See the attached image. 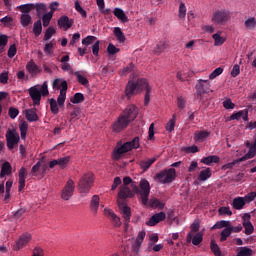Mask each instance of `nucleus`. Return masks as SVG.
Returning <instances> with one entry per match:
<instances>
[{"label": "nucleus", "mask_w": 256, "mask_h": 256, "mask_svg": "<svg viewBox=\"0 0 256 256\" xmlns=\"http://www.w3.org/2000/svg\"><path fill=\"white\" fill-rule=\"evenodd\" d=\"M150 193L151 184L147 179L143 178L140 180L139 185L137 183L132 184V190L129 187H123L122 190L118 192V197L119 199H133L135 195H139V200L142 205H147L149 203Z\"/></svg>", "instance_id": "1"}, {"label": "nucleus", "mask_w": 256, "mask_h": 256, "mask_svg": "<svg viewBox=\"0 0 256 256\" xmlns=\"http://www.w3.org/2000/svg\"><path fill=\"white\" fill-rule=\"evenodd\" d=\"M141 91H146L144 105L147 106L149 105V101H151V87H149L147 79L140 78L137 81H129L125 88V95L127 99H131L133 95L141 93Z\"/></svg>", "instance_id": "2"}, {"label": "nucleus", "mask_w": 256, "mask_h": 256, "mask_svg": "<svg viewBox=\"0 0 256 256\" xmlns=\"http://www.w3.org/2000/svg\"><path fill=\"white\" fill-rule=\"evenodd\" d=\"M133 149H139V137L137 136L122 145L121 142H118L113 151L112 159L114 161H119L125 153H129V151H133Z\"/></svg>", "instance_id": "3"}, {"label": "nucleus", "mask_w": 256, "mask_h": 256, "mask_svg": "<svg viewBox=\"0 0 256 256\" xmlns=\"http://www.w3.org/2000/svg\"><path fill=\"white\" fill-rule=\"evenodd\" d=\"M28 93L33 101V105H41V97H47L49 95V85L45 81L40 87V90L37 86H32L29 88Z\"/></svg>", "instance_id": "4"}, {"label": "nucleus", "mask_w": 256, "mask_h": 256, "mask_svg": "<svg viewBox=\"0 0 256 256\" xmlns=\"http://www.w3.org/2000/svg\"><path fill=\"white\" fill-rule=\"evenodd\" d=\"M175 179H177V171L175 168L164 169L154 176V180L161 185H169V183H173Z\"/></svg>", "instance_id": "5"}, {"label": "nucleus", "mask_w": 256, "mask_h": 256, "mask_svg": "<svg viewBox=\"0 0 256 256\" xmlns=\"http://www.w3.org/2000/svg\"><path fill=\"white\" fill-rule=\"evenodd\" d=\"M95 182V176L93 173L88 172L82 175L78 181V191L81 195H88Z\"/></svg>", "instance_id": "6"}, {"label": "nucleus", "mask_w": 256, "mask_h": 256, "mask_svg": "<svg viewBox=\"0 0 256 256\" xmlns=\"http://www.w3.org/2000/svg\"><path fill=\"white\" fill-rule=\"evenodd\" d=\"M229 19H231V12L227 9H218L211 16L213 25H227Z\"/></svg>", "instance_id": "7"}, {"label": "nucleus", "mask_w": 256, "mask_h": 256, "mask_svg": "<svg viewBox=\"0 0 256 256\" xmlns=\"http://www.w3.org/2000/svg\"><path fill=\"white\" fill-rule=\"evenodd\" d=\"M117 204L120 209V213L124 219L125 227H129V223H131V207L125 204V199H121L118 196Z\"/></svg>", "instance_id": "8"}, {"label": "nucleus", "mask_w": 256, "mask_h": 256, "mask_svg": "<svg viewBox=\"0 0 256 256\" xmlns=\"http://www.w3.org/2000/svg\"><path fill=\"white\" fill-rule=\"evenodd\" d=\"M73 193H75V181L70 178L61 191V199L63 201H69L73 197Z\"/></svg>", "instance_id": "9"}, {"label": "nucleus", "mask_w": 256, "mask_h": 256, "mask_svg": "<svg viewBox=\"0 0 256 256\" xmlns=\"http://www.w3.org/2000/svg\"><path fill=\"white\" fill-rule=\"evenodd\" d=\"M139 115V108L135 104L128 105L124 111L121 113V116L126 118L130 123H133L137 116Z\"/></svg>", "instance_id": "10"}, {"label": "nucleus", "mask_w": 256, "mask_h": 256, "mask_svg": "<svg viewBox=\"0 0 256 256\" xmlns=\"http://www.w3.org/2000/svg\"><path fill=\"white\" fill-rule=\"evenodd\" d=\"M129 125H131V122L120 114L117 120L113 123L112 130L114 133H121V131H125Z\"/></svg>", "instance_id": "11"}, {"label": "nucleus", "mask_w": 256, "mask_h": 256, "mask_svg": "<svg viewBox=\"0 0 256 256\" xmlns=\"http://www.w3.org/2000/svg\"><path fill=\"white\" fill-rule=\"evenodd\" d=\"M129 125H131V122L120 114L117 120L113 123L112 130L114 133H121V131H125Z\"/></svg>", "instance_id": "12"}, {"label": "nucleus", "mask_w": 256, "mask_h": 256, "mask_svg": "<svg viewBox=\"0 0 256 256\" xmlns=\"http://www.w3.org/2000/svg\"><path fill=\"white\" fill-rule=\"evenodd\" d=\"M209 89H211V83L209 80H198V84H196L197 99H201L203 94L209 93Z\"/></svg>", "instance_id": "13"}, {"label": "nucleus", "mask_w": 256, "mask_h": 256, "mask_svg": "<svg viewBox=\"0 0 256 256\" xmlns=\"http://www.w3.org/2000/svg\"><path fill=\"white\" fill-rule=\"evenodd\" d=\"M29 241H31V234H22L15 242L14 251H19L20 249H23V247H25L29 243Z\"/></svg>", "instance_id": "14"}, {"label": "nucleus", "mask_w": 256, "mask_h": 256, "mask_svg": "<svg viewBox=\"0 0 256 256\" xmlns=\"http://www.w3.org/2000/svg\"><path fill=\"white\" fill-rule=\"evenodd\" d=\"M186 243H192L193 245H201L203 243V232H197L193 236V232H189L186 236Z\"/></svg>", "instance_id": "15"}, {"label": "nucleus", "mask_w": 256, "mask_h": 256, "mask_svg": "<svg viewBox=\"0 0 256 256\" xmlns=\"http://www.w3.org/2000/svg\"><path fill=\"white\" fill-rule=\"evenodd\" d=\"M165 219H167V214H165V212H159L154 214L149 221L146 222V225H148V227H155V225L161 223V221H165Z\"/></svg>", "instance_id": "16"}, {"label": "nucleus", "mask_w": 256, "mask_h": 256, "mask_svg": "<svg viewBox=\"0 0 256 256\" xmlns=\"http://www.w3.org/2000/svg\"><path fill=\"white\" fill-rule=\"evenodd\" d=\"M69 161H71V156H66L58 158L56 160H52L49 162V168L53 169V167H56V165H58V167H60L61 169H65V167L69 165Z\"/></svg>", "instance_id": "17"}, {"label": "nucleus", "mask_w": 256, "mask_h": 256, "mask_svg": "<svg viewBox=\"0 0 256 256\" xmlns=\"http://www.w3.org/2000/svg\"><path fill=\"white\" fill-rule=\"evenodd\" d=\"M104 215L106 217H109V219L114 227H121V225H122L121 218H119V216H117V214H115V212H113V210L105 208Z\"/></svg>", "instance_id": "18"}, {"label": "nucleus", "mask_w": 256, "mask_h": 256, "mask_svg": "<svg viewBox=\"0 0 256 256\" xmlns=\"http://www.w3.org/2000/svg\"><path fill=\"white\" fill-rule=\"evenodd\" d=\"M243 227L245 235H253V231H255V227L251 223V215L244 214L243 216Z\"/></svg>", "instance_id": "19"}, {"label": "nucleus", "mask_w": 256, "mask_h": 256, "mask_svg": "<svg viewBox=\"0 0 256 256\" xmlns=\"http://www.w3.org/2000/svg\"><path fill=\"white\" fill-rule=\"evenodd\" d=\"M58 26L64 29V31H67V29L73 27V19H69L68 16L63 15L58 19Z\"/></svg>", "instance_id": "20"}, {"label": "nucleus", "mask_w": 256, "mask_h": 256, "mask_svg": "<svg viewBox=\"0 0 256 256\" xmlns=\"http://www.w3.org/2000/svg\"><path fill=\"white\" fill-rule=\"evenodd\" d=\"M18 177H19L18 191L21 193V191L25 189V180L27 179V168L25 167L20 168Z\"/></svg>", "instance_id": "21"}, {"label": "nucleus", "mask_w": 256, "mask_h": 256, "mask_svg": "<svg viewBox=\"0 0 256 256\" xmlns=\"http://www.w3.org/2000/svg\"><path fill=\"white\" fill-rule=\"evenodd\" d=\"M211 136V132L203 130V131H195L194 133V141L195 143H203L204 141H207L208 137Z\"/></svg>", "instance_id": "22"}, {"label": "nucleus", "mask_w": 256, "mask_h": 256, "mask_svg": "<svg viewBox=\"0 0 256 256\" xmlns=\"http://www.w3.org/2000/svg\"><path fill=\"white\" fill-rule=\"evenodd\" d=\"M25 117L29 123H35V121H39V116L37 115V109H26L24 111Z\"/></svg>", "instance_id": "23"}, {"label": "nucleus", "mask_w": 256, "mask_h": 256, "mask_svg": "<svg viewBox=\"0 0 256 256\" xmlns=\"http://www.w3.org/2000/svg\"><path fill=\"white\" fill-rule=\"evenodd\" d=\"M7 139V147L8 149H14L15 145L19 143V136L15 135L13 132H9V134L6 136Z\"/></svg>", "instance_id": "24"}, {"label": "nucleus", "mask_w": 256, "mask_h": 256, "mask_svg": "<svg viewBox=\"0 0 256 256\" xmlns=\"http://www.w3.org/2000/svg\"><path fill=\"white\" fill-rule=\"evenodd\" d=\"M66 99H67V85L63 83V89L60 90V94L56 101V103H58V107H65Z\"/></svg>", "instance_id": "25"}, {"label": "nucleus", "mask_w": 256, "mask_h": 256, "mask_svg": "<svg viewBox=\"0 0 256 256\" xmlns=\"http://www.w3.org/2000/svg\"><path fill=\"white\" fill-rule=\"evenodd\" d=\"M26 69L28 73H30V75H39V73H41V69L39 68V66H37V64L33 60H30L27 63Z\"/></svg>", "instance_id": "26"}, {"label": "nucleus", "mask_w": 256, "mask_h": 256, "mask_svg": "<svg viewBox=\"0 0 256 256\" xmlns=\"http://www.w3.org/2000/svg\"><path fill=\"white\" fill-rule=\"evenodd\" d=\"M99 203V195H93L90 201V210L92 211V213H94V215H97V211H99Z\"/></svg>", "instance_id": "27"}, {"label": "nucleus", "mask_w": 256, "mask_h": 256, "mask_svg": "<svg viewBox=\"0 0 256 256\" xmlns=\"http://www.w3.org/2000/svg\"><path fill=\"white\" fill-rule=\"evenodd\" d=\"M113 13H114L115 17H117V19H119V21H121L122 23H129V18L127 17V15L125 14V11H123V9L115 8Z\"/></svg>", "instance_id": "28"}, {"label": "nucleus", "mask_w": 256, "mask_h": 256, "mask_svg": "<svg viewBox=\"0 0 256 256\" xmlns=\"http://www.w3.org/2000/svg\"><path fill=\"white\" fill-rule=\"evenodd\" d=\"M149 205L152 209H158V211H163V209H165V203L157 198L150 199Z\"/></svg>", "instance_id": "29"}, {"label": "nucleus", "mask_w": 256, "mask_h": 256, "mask_svg": "<svg viewBox=\"0 0 256 256\" xmlns=\"http://www.w3.org/2000/svg\"><path fill=\"white\" fill-rule=\"evenodd\" d=\"M247 203L243 197H236L233 199L232 206L234 209L241 210Z\"/></svg>", "instance_id": "30"}, {"label": "nucleus", "mask_w": 256, "mask_h": 256, "mask_svg": "<svg viewBox=\"0 0 256 256\" xmlns=\"http://www.w3.org/2000/svg\"><path fill=\"white\" fill-rule=\"evenodd\" d=\"M12 169L9 162H4L1 167L0 178L3 179L6 175H11Z\"/></svg>", "instance_id": "31"}, {"label": "nucleus", "mask_w": 256, "mask_h": 256, "mask_svg": "<svg viewBox=\"0 0 256 256\" xmlns=\"http://www.w3.org/2000/svg\"><path fill=\"white\" fill-rule=\"evenodd\" d=\"M168 48H169V42L160 41L154 48V53H156V55H160V53H163V51H165Z\"/></svg>", "instance_id": "32"}, {"label": "nucleus", "mask_w": 256, "mask_h": 256, "mask_svg": "<svg viewBox=\"0 0 256 256\" xmlns=\"http://www.w3.org/2000/svg\"><path fill=\"white\" fill-rule=\"evenodd\" d=\"M220 158L217 155H212L208 157H204L200 160V163H203L204 165H211V163H219Z\"/></svg>", "instance_id": "33"}, {"label": "nucleus", "mask_w": 256, "mask_h": 256, "mask_svg": "<svg viewBox=\"0 0 256 256\" xmlns=\"http://www.w3.org/2000/svg\"><path fill=\"white\" fill-rule=\"evenodd\" d=\"M63 83L66 84V89H68L67 81H65L61 78L54 79V81L52 83V88L55 89L56 91H61V89H63Z\"/></svg>", "instance_id": "34"}, {"label": "nucleus", "mask_w": 256, "mask_h": 256, "mask_svg": "<svg viewBox=\"0 0 256 256\" xmlns=\"http://www.w3.org/2000/svg\"><path fill=\"white\" fill-rule=\"evenodd\" d=\"M211 175H212L211 168H206V169L200 171L198 179L200 181H207V179H211Z\"/></svg>", "instance_id": "35"}, {"label": "nucleus", "mask_w": 256, "mask_h": 256, "mask_svg": "<svg viewBox=\"0 0 256 256\" xmlns=\"http://www.w3.org/2000/svg\"><path fill=\"white\" fill-rule=\"evenodd\" d=\"M70 101L74 105H79V103H83V101H85V96L83 95V93L78 92L74 94V96L70 99Z\"/></svg>", "instance_id": "36"}, {"label": "nucleus", "mask_w": 256, "mask_h": 256, "mask_svg": "<svg viewBox=\"0 0 256 256\" xmlns=\"http://www.w3.org/2000/svg\"><path fill=\"white\" fill-rule=\"evenodd\" d=\"M133 183H137V182L133 181V179H131V177H129V176L124 177L123 185L120 187L119 193H121L123 187H129V185H130V187H129L130 191H133Z\"/></svg>", "instance_id": "37"}, {"label": "nucleus", "mask_w": 256, "mask_h": 256, "mask_svg": "<svg viewBox=\"0 0 256 256\" xmlns=\"http://www.w3.org/2000/svg\"><path fill=\"white\" fill-rule=\"evenodd\" d=\"M253 249L244 246L238 248V256H253Z\"/></svg>", "instance_id": "38"}, {"label": "nucleus", "mask_w": 256, "mask_h": 256, "mask_svg": "<svg viewBox=\"0 0 256 256\" xmlns=\"http://www.w3.org/2000/svg\"><path fill=\"white\" fill-rule=\"evenodd\" d=\"M114 35L117 39V41H119V43H125V33H123V31L121 30V28L116 27L114 28Z\"/></svg>", "instance_id": "39"}, {"label": "nucleus", "mask_w": 256, "mask_h": 256, "mask_svg": "<svg viewBox=\"0 0 256 256\" xmlns=\"http://www.w3.org/2000/svg\"><path fill=\"white\" fill-rule=\"evenodd\" d=\"M33 33H34L35 37H39V35H41V33H43V25L41 24V20H38L34 23Z\"/></svg>", "instance_id": "40"}, {"label": "nucleus", "mask_w": 256, "mask_h": 256, "mask_svg": "<svg viewBox=\"0 0 256 256\" xmlns=\"http://www.w3.org/2000/svg\"><path fill=\"white\" fill-rule=\"evenodd\" d=\"M21 139H27V129H29V124L27 122H22L19 126Z\"/></svg>", "instance_id": "41"}, {"label": "nucleus", "mask_w": 256, "mask_h": 256, "mask_svg": "<svg viewBox=\"0 0 256 256\" xmlns=\"http://www.w3.org/2000/svg\"><path fill=\"white\" fill-rule=\"evenodd\" d=\"M74 75L75 77H77V81L78 83H80V85H83L84 87H87V85H89V80L85 78V76L81 75L79 71L74 72Z\"/></svg>", "instance_id": "42"}, {"label": "nucleus", "mask_w": 256, "mask_h": 256, "mask_svg": "<svg viewBox=\"0 0 256 256\" xmlns=\"http://www.w3.org/2000/svg\"><path fill=\"white\" fill-rule=\"evenodd\" d=\"M244 25H245L246 29L253 31V29H255V27H256L255 17H250L247 20H245Z\"/></svg>", "instance_id": "43"}, {"label": "nucleus", "mask_w": 256, "mask_h": 256, "mask_svg": "<svg viewBox=\"0 0 256 256\" xmlns=\"http://www.w3.org/2000/svg\"><path fill=\"white\" fill-rule=\"evenodd\" d=\"M50 111L53 115H57L59 113V103L54 98L50 99Z\"/></svg>", "instance_id": "44"}, {"label": "nucleus", "mask_w": 256, "mask_h": 256, "mask_svg": "<svg viewBox=\"0 0 256 256\" xmlns=\"http://www.w3.org/2000/svg\"><path fill=\"white\" fill-rule=\"evenodd\" d=\"M19 9L21 10L22 13H26V15H29L33 9H35V4H24L20 5Z\"/></svg>", "instance_id": "45"}, {"label": "nucleus", "mask_w": 256, "mask_h": 256, "mask_svg": "<svg viewBox=\"0 0 256 256\" xmlns=\"http://www.w3.org/2000/svg\"><path fill=\"white\" fill-rule=\"evenodd\" d=\"M223 227L229 228L231 227V222L227 221V220H221L218 221L213 227L212 229H223Z\"/></svg>", "instance_id": "46"}, {"label": "nucleus", "mask_w": 256, "mask_h": 256, "mask_svg": "<svg viewBox=\"0 0 256 256\" xmlns=\"http://www.w3.org/2000/svg\"><path fill=\"white\" fill-rule=\"evenodd\" d=\"M155 161H157L156 158H151L147 161H141L140 162V167H141V169H143V171H147V169H149V167H151V165L153 163H155Z\"/></svg>", "instance_id": "47"}, {"label": "nucleus", "mask_w": 256, "mask_h": 256, "mask_svg": "<svg viewBox=\"0 0 256 256\" xmlns=\"http://www.w3.org/2000/svg\"><path fill=\"white\" fill-rule=\"evenodd\" d=\"M212 37L214 39L215 47H219V46L223 45V43H225V38L221 37V34H219V33L213 34Z\"/></svg>", "instance_id": "48"}, {"label": "nucleus", "mask_w": 256, "mask_h": 256, "mask_svg": "<svg viewBox=\"0 0 256 256\" xmlns=\"http://www.w3.org/2000/svg\"><path fill=\"white\" fill-rule=\"evenodd\" d=\"M74 7H75V10L77 11V13H79L81 15V17H83V19H86L87 11H85V9H83V7H81V4L79 3V1H75Z\"/></svg>", "instance_id": "49"}, {"label": "nucleus", "mask_w": 256, "mask_h": 256, "mask_svg": "<svg viewBox=\"0 0 256 256\" xmlns=\"http://www.w3.org/2000/svg\"><path fill=\"white\" fill-rule=\"evenodd\" d=\"M20 19H21V25L23 27H29V25H31V15L22 14Z\"/></svg>", "instance_id": "50"}, {"label": "nucleus", "mask_w": 256, "mask_h": 256, "mask_svg": "<svg viewBox=\"0 0 256 256\" xmlns=\"http://www.w3.org/2000/svg\"><path fill=\"white\" fill-rule=\"evenodd\" d=\"M210 248L212 253H214L215 256H221V249L219 248V245L215 243V240H211Z\"/></svg>", "instance_id": "51"}, {"label": "nucleus", "mask_w": 256, "mask_h": 256, "mask_svg": "<svg viewBox=\"0 0 256 256\" xmlns=\"http://www.w3.org/2000/svg\"><path fill=\"white\" fill-rule=\"evenodd\" d=\"M56 33L57 31L55 30V28L51 26L48 27L44 35V41H49V39H51Z\"/></svg>", "instance_id": "52"}, {"label": "nucleus", "mask_w": 256, "mask_h": 256, "mask_svg": "<svg viewBox=\"0 0 256 256\" xmlns=\"http://www.w3.org/2000/svg\"><path fill=\"white\" fill-rule=\"evenodd\" d=\"M145 235H146L145 231H140L138 233V236H137L136 241H135L136 247H138V248L141 247V245L143 243V240L145 239Z\"/></svg>", "instance_id": "53"}, {"label": "nucleus", "mask_w": 256, "mask_h": 256, "mask_svg": "<svg viewBox=\"0 0 256 256\" xmlns=\"http://www.w3.org/2000/svg\"><path fill=\"white\" fill-rule=\"evenodd\" d=\"M34 5V9H36L38 15H41V13H45V11H47V5L45 3H37Z\"/></svg>", "instance_id": "54"}, {"label": "nucleus", "mask_w": 256, "mask_h": 256, "mask_svg": "<svg viewBox=\"0 0 256 256\" xmlns=\"http://www.w3.org/2000/svg\"><path fill=\"white\" fill-rule=\"evenodd\" d=\"M231 233H233L231 231V228H225L224 230H222L221 232V237H220V241L223 243V241H227V237H229L231 235Z\"/></svg>", "instance_id": "55"}, {"label": "nucleus", "mask_w": 256, "mask_h": 256, "mask_svg": "<svg viewBox=\"0 0 256 256\" xmlns=\"http://www.w3.org/2000/svg\"><path fill=\"white\" fill-rule=\"evenodd\" d=\"M51 19H53V16L51 13L44 14L42 17L43 27H49V23H51Z\"/></svg>", "instance_id": "56"}, {"label": "nucleus", "mask_w": 256, "mask_h": 256, "mask_svg": "<svg viewBox=\"0 0 256 256\" xmlns=\"http://www.w3.org/2000/svg\"><path fill=\"white\" fill-rule=\"evenodd\" d=\"M175 130V114L173 115L172 119L169 120V122L166 124V131L168 133H171Z\"/></svg>", "instance_id": "57"}, {"label": "nucleus", "mask_w": 256, "mask_h": 256, "mask_svg": "<svg viewBox=\"0 0 256 256\" xmlns=\"http://www.w3.org/2000/svg\"><path fill=\"white\" fill-rule=\"evenodd\" d=\"M95 41H97V37L95 36H87L86 38H84L82 40V45H93V43H95Z\"/></svg>", "instance_id": "58"}, {"label": "nucleus", "mask_w": 256, "mask_h": 256, "mask_svg": "<svg viewBox=\"0 0 256 256\" xmlns=\"http://www.w3.org/2000/svg\"><path fill=\"white\" fill-rule=\"evenodd\" d=\"M7 55L9 57V59H13V57H15V55H17V46L15 44H12L9 47Z\"/></svg>", "instance_id": "59"}, {"label": "nucleus", "mask_w": 256, "mask_h": 256, "mask_svg": "<svg viewBox=\"0 0 256 256\" xmlns=\"http://www.w3.org/2000/svg\"><path fill=\"white\" fill-rule=\"evenodd\" d=\"M8 115L10 119H16V117L19 115V109L15 107H10L8 110Z\"/></svg>", "instance_id": "60"}, {"label": "nucleus", "mask_w": 256, "mask_h": 256, "mask_svg": "<svg viewBox=\"0 0 256 256\" xmlns=\"http://www.w3.org/2000/svg\"><path fill=\"white\" fill-rule=\"evenodd\" d=\"M107 51H108L109 55H117V53H119V51H121V49L115 47V45L110 43L107 47Z\"/></svg>", "instance_id": "61"}, {"label": "nucleus", "mask_w": 256, "mask_h": 256, "mask_svg": "<svg viewBox=\"0 0 256 256\" xmlns=\"http://www.w3.org/2000/svg\"><path fill=\"white\" fill-rule=\"evenodd\" d=\"M222 73H223V68L218 67L209 75V79L211 80L216 79V77H219V75H221Z\"/></svg>", "instance_id": "62"}, {"label": "nucleus", "mask_w": 256, "mask_h": 256, "mask_svg": "<svg viewBox=\"0 0 256 256\" xmlns=\"http://www.w3.org/2000/svg\"><path fill=\"white\" fill-rule=\"evenodd\" d=\"M186 105H187V100H185L183 98V96H179L177 98V107H178V109H185Z\"/></svg>", "instance_id": "63"}, {"label": "nucleus", "mask_w": 256, "mask_h": 256, "mask_svg": "<svg viewBox=\"0 0 256 256\" xmlns=\"http://www.w3.org/2000/svg\"><path fill=\"white\" fill-rule=\"evenodd\" d=\"M244 198L245 203H251V201H255L256 192H249Z\"/></svg>", "instance_id": "64"}]
</instances>
